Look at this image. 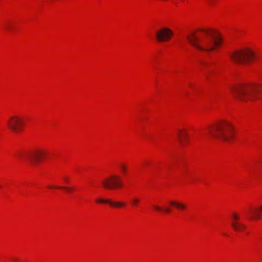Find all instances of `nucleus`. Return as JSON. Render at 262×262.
<instances>
[{
    "instance_id": "2eb2a0df",
    "label": "nucleus",
    "mask_w": 262,
    "mask_h": 262,
    "mask_svg": "<svg viewBox=\"0 0 262 262\" xmlns=\"http://www.w3.org/2000/svg\"><path fill=\"white\" fill-rule=\"evenodd\" d=\"M139 202L140 199L139 198L134 197L132 199L130 204L133 207H137Z\"/></svg>"
},
{
    "instance_id": "dca6fc26",
    "label": "nucleus",
    "mask_w": 262,
    "mask_h": 262,
    "mask_svg": "<svg viewBox=\"0 0 262 262\" xmlns=\"http://www.w3.org/2000/svg\"><path fill=\"white\" fill-rule=\"evenodd\" d=\"M49 188H57V189H63L67 190L68 191H72L73 190V188L72 187H70L50 186L49 187Z\"/></svg>"
},
{
    "instance_id": "1a4fd4ad",
    "label": "nucleus",
    "mask_w": 262,
    "mask_h": 262,
    "mask_svg": "<svg viewBox=\"0 0 262 262\" xmlns=\"http://www.w3.org/2000/svg\"><path fill=\"white\" fill-rule=\"evenodd\" d=\"M232 217L234 221L231 223V225L235 231H241L246 228V226L244 224L237 222L239 219V216L237 214L233 213Z\"/></svg>"
},
{
    "instance_id": "9d476101",
    "label": "nucleus",
    "mask_w": 262,
    "mask_h": 262,
    "mask_svg": "<svg viewBox=\"0 0 262 262\" xmlns=\"http://www.w3.org/2000/svg\"><path fill=\"white\" fill-rule=\"evenodd\" d=\"M96 202L101 204H108L110 206L114 207H122L125 205V203L123 202H113L110 199H97Z\"/></svg>"
},
{
    "instance_id": "f03ea898",
    "label": "nucleus",
    "mask_w": 262,
    "mask_h": 262,
    "mask_svg": "<svg viewBox=\"0 0 262 262\" xmlns=\"http://www.w3.org/2000/svg\"><path fill=\"white\" fill-rule=\"evenodd\" d=\"M233 96L238 100L246 102L257 98V94L262 95V84H238L230 88Z\"/></svg>"
},
{
    "instance_id": "ddd939ff",
    "label": "nucleus",
    "mask_w": 262,
    "mask_h": 262,
    "mask_svg": "<svg viewBox=\"0 0 262 262\" xmlns=\"http://www.w3.org/2000/svg\"><path fill=\"white\" fill-rule=\"evenodd\" d=\"M252 213L253 214V218L255 220H259L261 217L262 213V206H261L259 208L255 209L253 211H252Z\"/></svg>"
},
{
    "instance_id": "f257e3e1",
    "label": "nucleus",
    "mask_w": 262,
    "mask_h": 262,
    "mask_svg": "<svg viewBox=\"0 0 262 262\" xmlns=\"http://www.w3.org/2000/svg\"><path fill=\"white\" fill-rule=\"evenodd\" d=\"M186 38L192 47L201 51H212L222 43L220 34L210 29H201L198 35L191 33L186 36Z\"/></svg>"
},
{
    "instance_id": "7ed1b4c3",
    "label": "nucleus",
    "mask_w": 262,
    "mask_h": 262,
    "mask_svg": "<svg viewBox=\"0 0 262 262\" xmlns=\"http://www.w3.org/2000/svg\"><path fill=\"white\" fill-rule=\"evenodd\" d=\"M208 130L211 137L226 142H230L233 137L232 126L226 121L220 122L210 126Z\"/></svg>"
},
{
    "instance_id": "a211bd4d",
    "label": "nucleus",
    "mask_w": 262,
    "mask_h": 262,
    "mask_svg": "<svg viewBox=\"0 0 262 262\" xmlns=\"http://www.w3.org/2000/svg\"><path fill=\"white\" fill-rule=\"evenodd\" d=\"M209 2L212 3L214 0H207Z\"/></svg>"
},
{
    "instance_id": "6ab92c4d",
    "label": "nucleus",
    "mask_w": 262,
    "mask_h": 262,
    "mask_svg": "<svg viewBox=\"0 0 262 262\" xmlns=\"http://www.w3.org/2000/svg\"><path fill=\"white\" fill-rule=\"evenodd\" d=\"M5 28H6V30H7V29L8 30L9 29V27L7 26H6Z\"/></svg>"
},
{
    "instance_id": "aec40b11",
    "label": "nucleus",
    "mask_w": 262,
    "mask_h": 262,
    "mask_svg": "<svg viewBox=\"0 0 262 262\" xmlns=\"http://www.w3.org/2000/svg\"><path fill=\"white\" fill-rule=\"evenodd\" d=\"M65 181H67V179L66 178L64 179Z\"/></svg>"
},
{
    "instance_id": "f8f14e48",
    "label": "nucleus",
    "mask_w": 262,
    "mask_h": 262,
    "mask_svg": "<svg viewBox=\"0 0 262 262\" xmlns=\"http://www.w3.org/2000/svg\"><path fill=\"white\" fill-rule=\"evenodd\" d=\"M178 136L179 141L181 144H183L187 140L188 135L185 132L179 130Z\"/></svg>"
},
{
    "instance_id": "6e6552de",
    "label": "nucleus",
    "mask_w": 262,
    "mask_h": 262,
    "mask_svg": "<svg viewBox=\"0 0 262 262\" xmlns=\"http://www.w3.org/2000/svg\"><path fill=\"white\" fill-rule=\"evenodd\" d=\"M156 36L159 41H166L172 37L173 32L170 29L164 27L157 31Z\"/></svg>"
},
{
    "instance_id": "f3484780",
    "label": "nucleus",
    "mask_w": 262,
    "mask_h": 262,
    "mask_svg": "<svg viewBox=\"0 0 262 262\" xmlns=\"http://www.w3.org/2000/svg\"><path fill=\"white\" fill-rule=\"evenodd\" d=\"M119 167L120 168L123 173H125L127 169V166L123 163H120L119 164Z\"/></svg>"
},
{
    "instance_id": "9b49d317",
    "label": "nucleus",
    "mask_w": 262,
    "mask_h": 262,
    "mask_svg": "<svg viewBox=\"0 0 262 262\" xmlns=\"http://www.w3.org/2000/svg\"><path fill=\"white\" fill-rule=\"evenodd\" d=\"M169 204L175 206L178 209L185 210L186 208V205L184 203L171 201L169 202Z\"/></svg>"
},
{
    "instance_id": "20e7f679",
    "label": "nucleus",
    "mask_w": 262,
    "mask_h": 262,
    "mask_svg": "<svg viewBox=\"0 0 262 262\" xmlns=\"http://www.w3.org/2000/svg\"><path fill=\"white\" fill-rule=\"evenodd\" d=\"M255 57L254 53L249 49L236 50L230 54V57L232 61L239 65L248 63L251 61Z\"/></svg>"
},
{
    "instance_id": "423d86ee",
    "label": "nucleus",
    "mask_w": 262,
    "mask_h": 262,
    "mask_svg": "<svg viewBox=\"0 0 262 262\" xmlns=\"http://www.w3.org/2000/svg\"><path fill=\"white\" fill-rule=\"evenodd\" d=\"M102 186L106 189H112L122 186L121 178L116 174H112L102 181Z\"/></svg>"
},
{
    "instance_id": "4468645a",
    "label": "nucleus",
    "mask_w": 262,
    "mask_h": 262,
    "mask_svg": "<svg viewBox=\"0 0 262 262\" xmlns=\"http://www.w3.org/2000/svg\"><path fill=\"white\" fill-rule=\"evenodd\" d=\"M153 207L156 210L158 211L163 212L165 213H169L171 211L170 208L169 207L163 208L157 205H154Z\"/></svg>"
},
{
    "instance_id": "0eeeda50",
    "label": "nucleus",
    "mask_w": 262,
    "mask_h": 262,
    "mask_svg": "<svg viewBox=\"0 0 262 262\" xmlns=\"http://www.w3.org/2000/svg\"><path fill=\"white\" fill-rule=\"evenodd\" d=\"M7 124L9 129L18 132L23 126V120L17 116H13L7 120Z\"/></svg>"
},
{
    "instance_id": "39448f33",
    "label": "nucleus",
    "mask_w": 262,
    "mask_h": 262,
    "mask_svg": "<svg viewBox=\"0 0 262 262\" xmlns=\"http://www.w3.org/2000/svg\"><path fill=\"white\" fill-rule=\"evenodd\" d=\"M47 155V152L42 149H38L26 154H21L19 157H25L34 164H37Z\"/></svg>"
}]
</instances>
